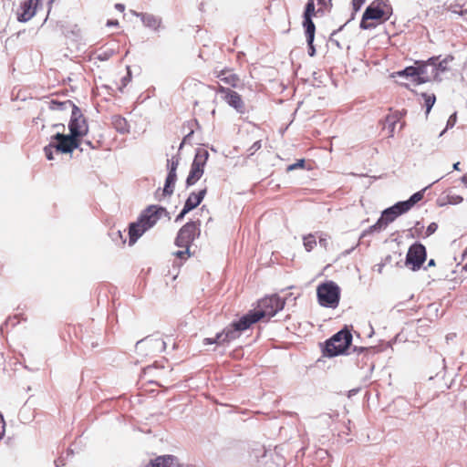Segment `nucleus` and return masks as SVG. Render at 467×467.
Masks as SVG:
<instances>
[{"instance_id":"43","label":"nucleus","mask_w":467,"mask_h":467,"mask_svg":"<svg viewBox=\"0 0 467 467\" xmlns=\"http://www.w3.org/2000/svg\"><path fill=\"white\" fill-rule=\"evenodd\" d=\"M116 8H117L118 10L121 11V12H123V11H124V9H125V7H124V5H123L122 4H117V5H116Z\"/></svg>"},{"instance_id":"45","label":"nucleus","mask_w":467,"mask_h":467,"mask_svg":"<svg viewBox=\"0 0 467 467\" xmlns=\"http://www.w3.org/2000/svg\"><path fill=\"white\" fill-rule=\"evenodd\" d=\"M453 169H454L455 171H460V162H456V163H454V164H453Z\"/></svg>"},{"instance_id":"33","label":"nucleus","mask_w":467,"mask_h":467,"mask_svg":"<svg viewBox=\"0 0 467 467\" xmlns=\"http://www.w3.org/2000/svg\"><path fill=\"white\" fill-rule=\"evenodd\" d=\"M305 160L304 159H301V160H298L296 163H293V164H290L286 171H294V170H296V169H304L305 168Z\"/></svg>"},{"instance_id":"42","label":"nucleus","mask_w":467,"mask_h":467,"mask_svg":"<svg viewBox=\"0 0 467 467\" xmlns=\"http://www.w3.org/2000/svg\"><path fill=\"white\" fill-rule=\"evenodd\" d=\"M319 244H320L322 246L327 247V239H326V238H321V237H320V238H319Z\"/></svg>"},{"instance_id":"38","label":"nucleus","mask_w":467,"mask_h":467,"mask_svg":"<svg viewBox=\"0 0 467 467\" xmlns=\"http://www.w3.org/2000/svg\"><path fill=\"white\" fill-rule=\"evenodd\" d=\"M262 147V144H261V140H257L255 141L250 148V150L252 151V153L255 152L256 150H258L260 148Z\"/></svg>"},{"instance_id":"29","label":"nucleus","mask_w":467,"mask_h":467,"mask_svg":"<svg viewBox=\"0 0 467 467\" xmlns=\"http://www.w3.org/2000/svg\"><path fill=\"white\" fill-rule=\"evenodd\" d=\"M177 167H178V161H171V167H170V171H169L168 176L166 178L167 180L171 181L172 182H176V180H177V174H176Z\"/></svg>"},{"instance_id":"9","label":"nucleus","mask_w":467,"mask_h":467,"mask_svg":"<svg viewBox=\"0 0 467 467\" xmlns=\"http://www.w3.org/2000/svg\"><path fill=\"white\" fill-rule=\"evenodd\" d=\"M427 252L423 244L415 243L410 246L405 265L411 271H418L421 268L423 263L426 261Z\"/></svg>"},{"instance_id":"3","label":"nucleus","mask_w":467,"mask_h":467,"mask_svg":"<svg viewBox=\"0 0 467 467\" xmlns=\"http://www.w3.org/2000/svg\"><path fill=\"white\" fill-rule=\"evenodd\" d=\"M393 9L389 0H374L366 8L360 21V28L373 29L387 22L392 16Z\"/></svg>"},{"instance_id":"44","label":"nucleus","mask_w":467,"mask_h":467,"mask_svg":"<svg viewBox=\"0 0 467 467\" xmlns=\"http://www.w3.org/2000/svg\"><path fill=\"white\" fill-rule=\"evenodd\" d=\"M462 182L465 185H467V173H466V174H464V175L462 177Z\"/></svg>"},{"instance_id":"6","label":"nucleus","mask_w":467,"mask_h":467,"mask_svg":"<svg viewBox=\"0 0 467 467\" xmlns=\"http://www.w3.org/2000/svg\"><path fill=\"white\" fill-rule=\"evenodd\" d=\"M352 342V335L349 330L342 329L327 340L324 348V356L336 357L345 353Z\"/></svg>"},{"instance_id":"31","label":"nucleus","mask_w":467,"mask_h":467,"mask_svg":"<svg viewBox=\"0 0 467 467\" xmlns=\"http://www.w3.org/2000/svg\"><path fill=\"white\" fill-rule=\"evenodd\" d=\"M175 182L166 179L165 186L163 188L164 195H171L173 192Z\"/></svg>"},{"instance_id":"8","label":"nucleus","mask_w":467,"mask_h":467,"mask_svg":"<svg viewBox=\"0 0 467 467\" xmlns=\"http://www.w3.org/2000/svg\"><path fill=\"white\" fill-rule=\"evenodd\" d=\"M208 157L209 153L206 150L200 149L197 150L186 180L187 186L195 184L202 178Z\"/></svg>"},{"instance_id":"5","label":"nucleus","mask_w":467,"mask_h":467,"mask_svg":"<svg viewBox=\"0 0 467 467\" xmlns=\"http://www.w3.org/2000/svg\"><path fill=\"white\" fill-rule=\"evenodd\" d=\"M317 296L320 306L336 308L340 300V288L334 281H326L317 287Z\"/></svg>"},{"instance_id":"23","label":"nucleus","mask_w":467,"mask_h":467,"mask_svg":"<svg viewBox=\"0 0 467 467\" xmlns=\"http://www.w3.org/2000/svg\"><path fill=\"white\" fill-rule=\"evenodd\" d=\"M398 120H399V118L397 115L393 114V115L387 116L386 120H385L384 130H388L389 137H393L395 126H396V123L398 122Z\"/></svg>"},{"instance_id":"20","label":"nucleus","mask_w":467,"mask_h":467,"mask_svg":"<svg viewBox=\"0 0 467 467\" xmlns=\"http://www.w3.org/2000/svg\"><path fill=\"white\" fill-rule=\"evenodd\" d=\"M140 18L143 25L150 29L157 30L161 27V19L151 14L140 13L137 15Z\"/></svg>"},{"instance_id":"4","label":"nucleus","mask_w":467,"mask_h":467,"mask_svg":"<svg viewBox=\"0 0 467 467\" xmlns=\"http://www.w3.org/2000/svg\"><path fill=\"white\" fill-rule=\"evenodd\" d=\"M67 106L72 107V115L68 124L70 135L80 140V138H82L88 133V127L79 109L74 104H72L70 100H67L64 102H58L56 100L50 101V108L52 109H66Z\"/></svg>"},{"instance_id":"11","label":"nucleus","mask_w":467,"mask_h":467,"mask_svg":"<svg viewBox=\"0 0 467 467\" xmlns=\"http://www.w3.org/2000/svg\"><path fill=\"white\" fill-rule=\"evenodd\" d=\"M216 93L222 94L223 100L232 108L236 109L239 113H244L245 110L244 102L240 94L236 91L226 88L223 85H218L214 89Z\"/></svg>"},{"instance_id":"37","label":"nucleus","mask_w":467,"mask_h":467,"mask_svg":"<svg viewBox=\"0 0 467 467\" xmlns=\"http://www.w3.org/2000/svg\"><path fill=\"white\" fill-rule=\"evenodd\" d=\"M437 228H438V225L436 223H430L426 229V233H425L426 236H430L432 234H434L436 232Z\"/></svg>"},{"instance_id":"17","label":"nucleus","mask_w":467,"mask_h":467,"mask_svg":"<svg viewBox=\"0 0 467 467\" xmlns=\"http://www.w3.org/2000/svg\"><path fill=\"white\" fill-rule=\"evenodd\" d=\"M145 467H181L178 459L171 455L158 456Z\"/></svg>"},{"instance_id":"22","label":"nucleus","mask_w":467,"mask_h":467,"mask_svg":"<svg viewBox=\"0 0 467 467\" xmlns=\"http://www.w3.org/2000/svg\"><path fill=\"white\" fill-rule=\"evenodd\" d=\"M465 2L464 0H453V2H450L446 4L447 10L458 14L460 16H464L467 14V8H464Z\"/></svg>"},{"instance_id":"2","label":"nucleus","mask_w":467,"mask_h":467,"mask_svg":"<svg viewBox=\"0 0 467 467\" xmlns=\"http://www.w3.org/2000/svg\"><path fill=\"white\" fill-rule=\"evenodd\" d=\"M169 217V213L163 207L158 205L148 206L140 215L137 222L131 223L129 227L130 245L136 241L150 228L153 227L162 217Z\"/></svg>"},{"instance_id":"19","label":"nucleus","mask_w":467,"mask_h":467,"mask_svg":"<svg viewBox=\"0 0 467 467\" xmlns=\"http://www.w3.org/2000/svg\"><path fill=\"white\" fill-rule=\"evenodd\" d=\"M206 192V189H202L198 192H192L184 203L185 212H190L196 208L203 200Z\"/></svg>"},{"instance_id":"1","label":"nucleus","mask_w":467,"mask_h":467,"mask_svg":"<svg viewBox=\"0 0 467 467\" xmlns=\"http://www.w3.org/2000/svg\"><path fill=\"white\" fill-rule=\"evenodd\" d=\"M285 302L277 295L265 296L257 302L254 309L250 310L239 320L234 322L232 330L228 331L230 337H239L241 333L250 328L254 324L261 321H268L279 311L283 310Z\"/></svg>"},{"instance_id":"14","label":"nucleus","mask_w":467,"mask_h":467,"mask_svg":"<svg viewBox=\"0 0 467 467\" xmlns=\"http://www.w3.org/2000/svg\"><path fill=\"white\" fill-rule=\"evenodd\" d=\"M40 0H23L17 10V19L20 22H27L35 15Z\"/></svg>"},{"instance_id":"12","label":"nucleus","mask_w":467,"mask_h":467,"mask_svg":"<svg viewBox=\"0 0 467 467\" xmlns=\"http://www.w3.org/2000/svg\"><path fill=\"white\" fill-rule=\"evenodd\" d=\"M438 58H431L428 62L419 65L418 84L441 80L439 78Z\"/></svg>"},{"instance_id":"48","label":"nucleus","mask_w":467,"mask_h":467,"mask_svg":"<svg viewBox=\"0 0 467 467\" xmlns=\"http://www.w3.org/2000/svg\"><path fill=\"white\" fill-rule=\"evenodd\" d=\"M192 133H193V130H191V131L189 132V134L187 135V137L191 136Z\"/></svg>"},{"instance_id":"18","label":"nucleus","mask_w":467,"mask_h":467,"mask_svg":"<svg viewBox=\"0 0 467 467\" xmlns=\"http://www.w3.org/2000/svg\"><path fill=\"white\" fill-rule=\"evenodd\" d=\"M233 327H234V322L231 323L229 326H227L222 332L217 333L216 337L214 338H210V337L204 338V344L210 345V344L216 343V344L221 345V344H224V343H229L232 340L236 339L237 337H230V335H228V331L232 330L231 328Z\"/></svg>"},{"instance_id":"15","label":"nucleus","mask_w":467,"mask_h":467,"mask_svg":"<svg viewBox=\"0 0 467 467\" xmlns=\"http://www.w3.org/2000/svg\"><path fill=\"white\" fill-rule=\"evenodd\" d=\"M213 74L214 78H218L221 82L231 88H237L240 83V78L237 74L234 73L233 68H215Z\"/></svg>"},{"instance_id":"28","label":"nucleus","mask_w":467,"mask_h":467,"mask_svg":"<svg viewBox=\"0 0 467 467\" xmlns=\"http://www.w3.org/2000/svg\"><path fill=\"white\" fill-rule=\"evenodd\" d=\"M315 33L316 31H313L312 32V36H310L309 33L307 31H305V34H306V42H307V45H308V55L310 57H314L315 56V53H316V48L314 47V38H315Z\"/></svg>"},{"instance_id":"26","label":"nucleus","mask_w":467,"mask_h":467,"mask_svg":"<svg viewBox=\"0 0 467 467\" xmlns=\"http://www.w3.org/2000/svg\"><path fill=\"white\" fill-rule=\"evenodd\" d=\"M303 244L307 252H311L317 245L316 236L312 234L304 236Z\"/></svg>"},{"instance_id":"13","label":"nucleus","mask_w":467,"mask_h":467,"mask_svg":"<svg viewBox=\"0 0 467 467\" xmlns=\"http://www.w3.org/2000/svg\"><path fill=\"white\" fill-rule=\"evenodd\" d=\"M320 12H322V7H319L316 11L315 0H307L303 14V27L305 31L309 33L310 36H312V32L316 31V26L312 19L317 16V13Z\"/></svg>"},{"instance_id":"36","label":"nucleus","mask_w":467,"mask_h":467,"mask_svg":"<svg viewBox=\"0 0 467 467\" xmlns=\"http://www.w3.org/2000/svg\"><path fill=\"white\" fill-rule=\"evenodd\" d=\"M365 2L366 0H352L353 11L357 13L361 8Z\"/></svg>"},{"instance_id":"40","label":"nucleus","mask_w":467,"mask_h":467,"mask_svg":"<svg viewBox=\"0 0 467 467\" xmlns=\"http://www.w3.org/2000/svg\"><path fill=\"white\" fill-rule=\"evenodd\" d=\"M437 67H439V75L441 73H443L444 71H446L447 67L446 66L444 65V62H439L437 63Z\"/></svg>"},{"instance_id":"35","label":"nucleus","mask_w":467,"mask_h":467,"mask_svg":"<svg viewBox=\"0 0 467 467\" xmlns=\"http://www.w3.org/2000/svg\"><path fill=\"white\" fill-rule=\"evenodd\" d=\"M317 5L322 7V12L324 10H330L332 7V0H317Z\"/></svg>"},{"instance_id":"41","label":"nucleus","mask_w":467,"mask_h":467,"mask_svg":"<svg viewBox=\"0 0 467 467\" xmlns=\"http://www.w3.org/2000/svg\"><path fill=\"white\" fill-rule=\"evenodd\" d=\"M436 265V263H435V260L434 259H430L428 264H427V266L426 268H429V267H433Z\"/></svg>"},{"instance_id":"34","label":"nucleus","mask_w":467,"mask_h":467,"mask_svg":"<svg viewBox=\"0 0 467 467\" xmlns=\"http://www.w3.org/2000/svg\"><path fill=\"white\" fill-rule=\"evenodd\" d=\"M422 198H423V192L420 191V192H415L408 201L413 207L418 202L422 200Z\"/></svg>"},{"instance_id":"39","label":"nucleus","mask_w":467,"mask_h":467,"mask_svg":"<svg viewBox=\"0 0 467 467\" xmlns=\"http://www.w3.org/2000/svg\"><path fill=\"white\" fill-rule=\"evenodd\" d=\"M189 212H185V207H183V209L182 210V212L176 216V219L175 221L176 222H179L181 220L183 219V217L185 216L186 213H188Z\"/></svg>"},{"instance_id":"24","label":"nucleus","mask_w":467,"mask_h":467,"mask_svg":"<svg viewBox=\"0 0 467 467\" xmlns=\"http://www.w3.org/2000/svg\"><path fill=\"white\" fill-rule=\"evenodd\" d=\"M399 76L411 77L418 83L419 80V66L418 67H407L405 69L397 73Z\"/></svg>"},{"instance_id":"46","label":"nucleus","mask_w":467,"mask_h":467,"mask_svg":"<svg viewBox=\"0 0 467 467\" xmlns=\"http://www.w3.org/2000/svg\"><path fill=\"white\" fill-rule=\"evenodd\" d=\"M462 270L467 271V264L462 266Z\"/></svg>"},{"instance_id":"25","label":"nucleus","mask_w":467,"mask_h":467,"mask_svg":"<svg viewBox=\"0 0 467 467\" xmlns=\"http://www.w3.org/2000/svg\"><path fill=\"white\" fill-rule=\"evenodd\" d=\"M391 207H392V209H394L396 211L398 216H400L402 213H407L408 211H410L412 208L411 204L410 203V202L408 200L405 202H397L395 205H393Z\"/></svg>"},{"instance_id":"7","label":"nucleus","mask_w":467,"mask_h":467,"mask_svg":"<svg viewBox=\"0 0 467 467\" xmlns=\"http://www.w3.org/2000/svg\"><path fill=\"white\" fill-rule=\"evenodd\" d=\"M200 234V221L188 222L179 230L174 241L175 245L178 247H191Z\"/></svg>"},{"instance_id":"10","label":"nucleus","mask_w":467,"mask_h":467,"mask_svg":"<svg viewBox=\"0 0 467 467\" xmlns=\"http://www.w3.org/2000/svg\"><path fill=\"white\" fill-rule=\"evenodd\" d=\"M51 140L54 141L55 150L61 153H71L80 145V140L73 137L70 134L66 135L58 132L52 136Z\"/></svg>"},{"instance_id":"27","label":"nucleus","mask_w":467,"mask_h":467,"mask_svg":"<svg viewBox=\"0 0 467 467\" xmlns=\"http://www.w3.org/2000/svg\"><path fill=\"white\" fill-rule=\"evenodd\" d=\"M421 97L424 99V106L426 108V114L428 115L430 113L431 108L433 107L435 101H436V97H435L434 94H428V93H422Z\"/></svg>"},{"instance_id":"21","label":"nucleus","mask_w":467,"mask_h":467,"mask_svg":"<svg viewBox=\"0 0 467 467\" xmlns=\"http://www.w3.org/2000/svg\"><path fill=\"white\" fill-rule=\"evenodd\" d=\"M111 123L117 131L127 133L130 130V125L127 119L120 115H115L111 119Z\"/></svg>"},{"instance_id":"16","label":"nucleus","mask_w":467,"mask_h":467,"mask_svg":"<svg viewBox=\"0 0 467 467\" xmlns=\"http://www.w3.org/2000/svg\"><path fill=\"white\" fill-rule=\"evenodd\" d=\"M398 214L392 207L386 209L377 223L371 226V229L376 232H379L385 229L390 223H392Z\"/></svg>"},{"instance_id":"47","label":"nucleus","mask_w":467,"mask_h":467,"mask_svg":"<svg viewBox=\"0 0 467 467\" xmlns=\"http://www.w3.org/2000/svg\"><path fill=\"white\" fill-rule=\"evenodd\" d=\"M87 144H88V146H90L91 148H94V147L92 146V144H91V142H90V141H87Z\"/></svg>"},{"instance_id":"30","label":"nucleus","mask_w":467,"mask_h":467,"mask_svg":"<svg viewBox=\"0 0 467 467\" xmlns=\"http://www.w3.org/2000/svg\"><path fill=\"white\" fill-rule=\"evenodd\" d=\"M183 250L175 252L173 254L182 260H187L191 256L190 247H182Z\"/></svg>"},{"instance_id":"32","label":"nucleus","mask_w":467,"mask_h":467,"mask_svg":"<svg viewBox=\"0 0 467 467\" xmlns=\"http://www.w3.org/2000/svg\"><path fill=\"white\" fill-rule=\"evenodd\" d=\"M55 150V144L54 141L51 140L49 145L46 146L44 148L45 155L48 160H53V150Z\"/></svg>"}]
</instances>
